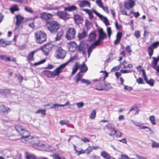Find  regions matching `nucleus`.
I'll list each match as a JSON object with an SVG mask.
<instances>
[{
	"mask_svg": "<svg viewBox=\"0 0 159 159\" xmlns=\"http://www.w3.org/2000/svg\"><path fill=\"white\" fill-rule=\"evenodd\" d=\"M53 159H66L64 158H62L58 155H54L53 156Z\"/></svg>",
	"mask_w": 159,
	"mask_h": 159,
	"instance_id": "e2e57ef3",
	"label": "nucleus"
},
{
	"mask_svg": "<svg viewBox=\"0 0 159 159\" xmlns=\"http://www.w3.org/2000/svg\"><path fill=\"white\" fill-rule=\"evenodd\" d=\"M103 86L104 84L102 82H99L96 84L95 89L98 90H103Z\"/></svg>",
	"mask_w": 159,
	"mask_h": 159,
	"instance_id": "412c9836",
	"label": "nucleus"
},
{
	"mask_svg": "<svg viewBox=\"0 0 159 159\" xmlns=\"http://www.w3.org/2000/svg\"><path fill=\"white\" fill-rule=\"evenodd\" d=\"M52 14L45 12L41 13L40 15L41 18L45 20H50L52 18Z\"/></svg>",
	"mask_w": 159,
	"mask_h": 159,
	"instance_id": "4468645a",
	"label": "nucleus"
},
{
	"mask_svg": "<svg viewBox=\"0 0 159 159\" xmlns=\"http://www.w3.org/2000/svg\"><path fill=\"white\" fill-rule=\"evenodd\" d=\"M122 36V33L120 32H118L116 35V38L117 39H119V40H120Z\"/></svg>",
	"mask_w": 159,
	"mask_h": 159,
	"instance_id": "5fc2aeb1",
	"label": "nucleus"
},
{
	"mask_svg": "<svg viewBox=\"0 0 159 159\" xmlns=\"http://www.w3.org/2000/svg\"><path fill=\"white\" fill-rule=\"evenodd\" d=\"M81 82H82L86 84L87 85H89L91 84V81L90 80L84 79H82Z\"/></svg>",
	"mask_w": 159,
	"mask_h": 159,
	"instance_id": "a18cd8bd",
	"label": "nucleus"
},
{
	"mask_svg": "<svg viewBox=\"0 0 159 159\" xmlns=\"http://www.w3.org/2000/svg\"><path fill=\"white\" fill-rule=\"evenodd\" d=\"M85 153V151L82 149L80 151H78V150H76V153L77 154L78 156H79L80 155L84 154Z\"/></svg>",
	"mask_w": 159,
	"mask_h": 159,
	"instance_id": "49530a36",
	"label": "nucleus"
},
{
	"mask_svg": "<svg viewBox=\"0 0 159 159\" xmlns=\"http://www.w3.org/2000/svg\"><path fill=\"white\" fill-rule=\"evenodd\" d=\"M56 105H59V104H54L53 105V106L51 107V108L52 109H54L56 111L58 110L59 107H60V106H57Z\"/></svg>",
	"mask_w": 159,
	"mask_h": 159,
	"instance_id": "4d7b16f0",
	"label": "nucleus"
},
{
	"mask_svg": "<svg viewBox=\"0 0 159 159\" xmlns=\"http://www.w3.org/2000/svg\"><path fill=\"white\" fill-rule=\"evenodd\" d=\"M149 119L152 125H155L156 124V123L155 121V118L154 116H150L149 117Z\"/></svg>",
	"mask_w": 159,
	"mask_h": 159,
	"instance_id": "4c0bfd02",
	"label": "nucleus"
},
{
	"mask_svg": "<svg viewBox=\"0 0 159 159\" xmlns=\"http://www.w3.org/2000/svg\"><path fill=\"white\" fill-rule=\"evenodd\" d=\"M66 54L65 50L61 48H59L56 51L55 56L57 59H62L65 57Z\"/></svg>",
	"mask_w": 159,
	"mask_h": 159,
	"instance_id": "0eeeda50",
	"label": "nucleus"
},
{
	"mask_svg": "<svg viewBox=\"0 0 159 159\" xmlns=\"http://www.w3.org/2000/svg\"><path fill=\"white\" fill-rule=\"evenodd\" d=\"M14 19H16L15 21V27L14 29V31H19L21 29L22 27V24L24 22V18L20 15H16L14 17Z\"/></svg>",
	"mask_w": 159,
	"mask_h": 159,
	"instance_id": "f03ea898",
	"label": "nucleus"
},
{
	"mask_svg": "<svg viewBox=\"0 0 159 159\" xmlns=\"http://www.w3.org/2000/svg\"><path fill=\"white\" fill-rule=\"evenodd\" d=\"M30 135V132L28 131H25L23 133L22 137L21 138V141L25 143H27V140L26 138H27Z\"/></svg>",
	"mask_w": 159,
	"mask_h": 159,
	"instance_id": "ddd939ff",
	"label": "nucleus"
},
{
	"mask_svg": "<svg viewBox=\"0 0 159 159\" xmlns=\"http://www.w3.org/2000/svg\"><path fill=\"white\" fill-rule=\"evenodd\" d=\"M79 67L81 72H85L88 70V68L86 66L84 62L82 64L80 65L79 64Z\"/></svg>",
	"mask_w": 159,
	"mask_h": 159,
	"instance_id": "b1692460",
	"label": "nucleus"
},
{
	"mask_svg": "<svg viewBox=\"0 0 159 159\" xmlns=\"http://www.w3.org/2000/svg\"><path fill=\"white\" fill-rule=\"evenodd\" d=\"M60 27L59 23L56 21L53 20L50 22L48 26V30L51 33H56Z\"/></svg>",
	"mask_w": 159,
	"mask_h": 159,
	"instance_id": "20e7f679",
	"label": "nucleus"
},
{
	"mask_svg": "<svg viewBox=\"0 0 159 159\" xmlns=\"http://www.w3.org/2000/svg\"><path fill=\"white\" fill-rule=\"evenodd\" d=\"M69 50L71 52L75 51L76 48V44L75 42H72L68 44Z\"/></svg>",
	"mask_w": 159,
	"mask_h": 159,
	"instance_id": "dca6fc26",
	"label": "nucleus"
},
{
	"mask_svg": "<svg viewBox=\"0 0 159 159\" xmlns=\"http://www.w3.org/2000/svg\"><path fill=\"white\" fill-rule=\"evenodd\" d=\"M120 159H129V158L125 155H121Z\"/></svg>",
	"mask_w": 159,
	"mask_h": 159,
	"instance_id": "774afa93",
	"label": "nucleus"
},
{
	"mask_svg": "<svg viewBox=\"0 0 159 159\" xmlns=\"http://www.w3.org/2000/svg\"><path fill=\"white\" fill-rule=\"evenodd\" d=\"M152 59L153 61L151 63V66L153 68H155L156 67H157V65L159 60V56L157 57V58L153 57H152Z\"/></svg>",
	"mask_w": 159,
	"mask_h": 159,
	"instance_id": "aec40b11",
	"label": "nucleus"
},
{
	"mask_svg": "<svg viewBox=\"0 0 159 159\" xmlns=\"http://www.w3.org/2000/svg\"><path fill=\"white\" fill-rule=\"evenodd\" d=\"M15 127L16 130L18 132H21V133L23 134V133L25 131H27L24 129L21 125L16 124L15 125Z\"/></svg>",
	"mask_w": 159,
	"mask_h": 159,
	"instance_id": "6ab92c4d",
	"label": "nucleus"
},
{
	"mask_svg": "<svg viewBox=\"0 0 159 159\" xmlns=\"http://www.w3.org/2000/svg\"><path fill=\"white\" fill-rule=\"evenodd\" d=\"M76 80L75 81L77 83H78L79 81H81L82 79H81V77L78 75L77 74L76 76Z\"/></svg>",
	"mask_w": 159,
	"mask_h": 159,
	"instance_id": "6e6d98bb",
	"label": "nucleus"
},
{
	"mask_svg": "<svg viewBox=\"0 0 159 159\" xmlns=\"http://www.w3.org/2000/svg\"><path fill=\"white\" fill-rule=\"evenodd\" d=\"M57 15L60 18L64 20L69 18L68 14L64 11H59L57 13Z\"/></svg>",
	"mask_w": 159,
	"mask_h": 159,
	"instance_id": "f8f14e48",
	"label": "nucleus"
},
{
	"mask_svg": "<svg viewBox=\"0 0 159 159\" xmlns=\"http://www.w3.org/2000/svg\"><path fill=\"white\" fill-rule=\"evenodd\" d=\"M101 156L105 159H110L111 158L110 155L105 151L102 152Z\"/></svg>",
	"mask_w": 159,
	"mask_h": 159,
	"instance_id": "393cba45",
	"label": "nucleus"
},
{
	"mask_svg": "<svg viewBox=\"0 0 159 159\" xmlns=\"http://www.w3.org/2000/svg\"><path fill=\"white\" fill-rule=\"evenodd\" d=\"M96 115V111L95 110H94L93 111L91 114L90 115V118L91 119H93L95 117Z\"/></svg>",
	"mask_w": 159,
	"mask_h": 159,
	"instance_id": "79ce46f5",
	"label": "nucleus"
},
{
	"mask_svg": "<svg viewBox=\"0 0 159 159\" xmlns=\"http://www.w3.org/2000/svg\"><path fill=\"white\" fill-rule=\"evenodd\" d=\"M15 61V59L12 57H7L6 56L5 61Z\"/></svg>",
	"mask_w": 159,
	"mask_h": 159,
	"instance_id": "37998d69",
	"label": "nucleus"
},
{
	"mask_svg": "<svg viewBox=\"0 0 159 159\" xmlns=\"http://www.w3.org/2000/svg\"><path fill=\"white\" fill-rule=\"evenodd\" d=\"M12 13H13L15 11H17L19 10V9L16 6H14L12 7L10 9Z\"/></svg>",
	"mask_w": 159,
	"mask_h": 159,
	"instance_id": "c03bdc74",
	"label": "nucleus"
},
{
	"mask_svg": "<svg viewBox=\"0 0 159 159\" xmlns=\"http://www.w3.org/2000/svg\"><path fill=\"white\" fill-rule=\"evenodd\" d=\"M106 127L107 129H112V130H116L115 129V125L113 123H108L106 125Z\"/></svg>",
	"mask_w": 159,
	"mask_h": 159,
	"instance_id": "7c9ffc66",
	"label": "nucleus"
},
{
	"mask_svg": "<svg viewBox=\"0 0 159 159\" xmlns=\"http://www.w3.org/2000/svg\"><path fill=\"white\" fill-rule=\"evenodd\" d=\"M84 105V103L82 102H77L76 103V105L78 108H80L82 107Z\"/></svg>",
	"mask_w": 159,
	"mask_h": 159,
	"instance_id": "8fccbe9b",
	"label": "nucleus"
},
{
	"mask_svg": "<svg viewBox=\"0 0 159 159\" xmlns=\"http://www.w3.org/2000/svg\"><path fill=\"white\" fill-rule=\"evenodd\" d=\"M11 111L9 107L3 105H0V113L1 114L4 116H7Z\"/></svg>",
	"mask_w": 159,
	"mask_h": 159,
	"instance_id": "6e6552de",
	"label": "nucleus"
},
{
	"mask_svg": "<svg viewBox=\"0 0 159 159\" xmlns=\"http://www.w3.org/2000/svg\"><path fill=\"white\" fill-rule=\"evenodd\" d=\"M96 2L98 6L100 8H102L103 6V3L101 0H97Z\"/></svg>",
	"mask_w": 159,
	"mask_h": 159,
	"instance_id": "a19ab883",
	"label": "nucleus"
},
{
	"mask_svg": "<svg viewBox=\"0 0 159 159\" xmlns=\"http://www.w3.org/2000/svg\"><path fill=\"white\" fill-rule=\"evenodd\" d=\"M134 35L137 39H139L140 36V32L139 31H136L134 33Z\"/></svg>",
	"mask_w": 159,
	"mask_h": 159,
	"instance_id": "603ef678",
	"label": "nucleus"
},
{
	"mask_svg": "<svg viewBox=\"0 0 159 159\" xmlns=\"http://www.w3.org/2000/svg\"><path fill=\"white\" fill-rule=\"evenodd\" d=\"M93 150L91 146H89L85 150V152H86V153L87 154H89L90 152H91Z\"/></svg>",
	"mask_w": 159,
	"mask_h": 159,
	"instance_id": "09e8293b",
	"label": "nucleus"
},
{
	"mask_svg": "<svg viewBox=\"0 0 159 159\" xmlns=\"http://www.w3.org/2000/svg\"><path fill=\"white\" fill-rule=\"evenodd\" d=\"M152 143L151 146L152 148H156L159 147V143L153 140H152Z\"/></svg>",
	"mask_w": 159,
	"mask_h": 159,
	"instance_id": "e433bc0d",
	"label": "nucleus"
},
{
	"mask_svg": "<svg viewBox=\"0 0 159 159\" xmlns=\"http://www.w3.org/2000/svg\"><path fill=\"white\" fill-rule=\"evenodd\" d=\"M76 33V30L74 28H69L66 31V38L68 40L72 39L75 37Z\"/></svg>",
	"mask_w": 159,
	"mask_h": 159,
	"instance_id": "39448f33",
	"label": "nucleus"
},
{
	"mask_svg": "<svg viewBox=\"0 0 159 159\" xmlns=\"http://www.w3.org/2000/svg\"><path fill=\"white\" fill-rule=\"evenodd\" d=\"M35 40L37 43L41 44L46 40L47 36L43 31H38L34 33Z\"/></svg>",
	"mask_w": 159,
	"mask_h": 159,
	"instance_id": "7ed1b4c3",
	"label": "nucleus"
},
{
	"mask_svg": "<svg viewBox=\"0 0 159 159\" xmlns=\"http://www.w3.org/2000/svg\"><path fill=\"white\" fill-rule=\"evenodd\" d=\"M87 33L85 31H83L82 33L79 34V38L80 39H82L87 36Z\"/></svg>",
	"mask_w": 159,
	"mask_h": 159,
	"instance_id": "c85d7f7f",
	"label": "nucleus"
},
{
	"mask_svg": "<svg viewBox=\"0 0 159 159\" xmlns=\"http://www.w3.org/2000/svg\"><path fill=\"white\" fill-rule=\"evenodd\" d=\"M16 76L18 78V79L19 80L20 82H21L23 80V77L21 75H16Z\"/></svg>",
	"mask_w": 159,
	"mask_h": 159,
	"instance_id": "0e129e2a",
	"label": "nucleus"
},
{
	"mask_svg": "<svg viewBox=\"0 0 159 159\" xmlns=\"http://www.w3.org/2000/svg\"><path fill=\"white\" fill-rule=\"evenodd\" d=\"M96 34L94 33H90L89 36V40L90 41H93L95 39Z\"/></svg>",
	"mask_w": 159,
	"mask_h": 159,
	"instance_id": "c756f323",
	"label": "nucleus"
},
{
	"mask_svg": "<svg viewBox=\"0 0 159 159\" xmlns=\"http://www.w3.org/2000/svg\"><path fill=\"white\" fill-rule=\"evenodd\" d=\"M135 156L138 159H147L144 157L139 155L137 154H135Z\"/></svg>",
	"mask_w": 159,
	"mask_h": 159,
	"instance_id": "052dcab7",
	"label": "nucleus"
},
{
	"mask_svg": "<svg viewBox=\"0 0 159 159\" xmlns=\"http://www.w3.org/2000/svg\"><path fill=\"white\" fill-rule=\"evenodd\" d=\"M45 109H39L35 112L36 114L41 113L43 115H45L46 114Z\"/></svg>",
	"mask_w": 159,
	"mask_h": 159,
	"instance_id": "72a5a7b5",
	"label": "nucleus"
},
{
	"mask_svg": "<svg viewBox=\"0 0 159 159\" xmlns=\"http://www.w3.org/2000/svg\"><path fill=\"white\" fill-rule=\"evenodd\" d=\"M79 67V63L78 62L76 63L72 68V71L71 73L72 75L77 72Z\"/></svg>",
	"mask_w": 159,
	"mask_h": 159,
	"instance_id": "a878e982",
	"label": "nucleus"
},
{
	"mask_svg": "<svg viewBox=\"0 0 159 159\" xmlns=\"http://www.w3.org/2000/svg\"><path fill=\"white\" fill-rule=\"evenodd\" d=\"M35 52V51H34L31 52L28 55V58L29 60L31 61L33 60V56Z\"/></svg>",
	"mask_w": 159,
	"mask_h": 159,
	"instance_id": "473e14b6",
	"label": "nucleus"
},
{
	"mask_svg": "<svg viewBox=\"0 0 159 159\" xmlns=\"http://www.w3.org/2000/svg\"><path fill=\"white\" fill-rule=\"evenodd\" d=\"M139 129H148L149 131L151 132V134H153L154 132L150 128L148 127L145 126H142L141 127H140Z\"/></svg>",
	"mask_w": 159,
	"mask_h": 159,
	"instance_id": "ea45409f",
	"label": "nucleus"
},
{
	"mask_svg": "<svg viewBox=\"0 0 159 159\" xmlns=\"http://www.w3.org/2000/svg\"><path fill=\"white\" fill-rule=\"evenodd\" d=\"M81 140L82 141H83L85 143L89 142L90 141L89 139H87L86 137H84L83 138H82Z\"/></svg>",
	"mask_w": 159,
	"mask_h": 159,
	"instance_id": "bf43d9fd",
	"label": "nucleus"
},
{
	"mask_svg": "<svg viewBox=\"0 0 159 159\" xmlns=\"http://www.w3.org/2000/svg\"><path fill=\"white\" fill-rule=\"evenodd\" d=\"M25 156L26 159H39L34 155L27 152H25Z\"/></svg>",
	"mask_w": 159,
	"mask_h": 159,
	"instance_id": "4be33fe9",
	"label": "nucleus"
},
{
	"mask_svg": "<svg viewBox=\"0 0 159 159\" xmlns=\"http://www.w3.org/2000/svg\"><path fill=\"white\" fill-rule=\"evenodd\" d=\"M146 83L150 86H152L154 85V81L152 79H150L149 80H148L147 79H146V80H145Z\"/></svg>",
	"mask_w": 159,
	"mask_h": 159,
	"instance_id": "f704fd0d",
	"label": "nucleus"
},
{
	"mask_svg": "<svg viewBox=\"0 0 159 159\" xmlns=\"http://www.w3.org/2000/svg\"><path fill=\"white\" fill-rule=\"evenodd\" d=\"M135 5V2L133 0H127L124 2L125 7L127 10L132 8Z\"/></svg>",
	"mask_w": 159,
	"mask_h": 159,
	"instance_id": "1a4fd4ad",
	"label": "nucleus"
},
{
	"mask_svg": "<svg viewBox=\"0 0 159 159\" xmlns=\"http://www.w3.org/2000/svg\"><path fill=\"white\" fill-rule=\"evenodd\" d=\"M107 32L108 36L109 38L110 39L111 35L112 34V31L111 27H107Z\"/></svg>",
	"mask_w": 159,
	"mask_h": 159,
	"instance_id": "de8ad7c7",
	"label": "nucleus"
},
{
	"mask_svg": "<svg viewBox=\"0 0 159 159\" xmlns=\"http://www.w3.org/2000/svg\"><path fill=\"white\" fill-rule=\"evenodd\" d=\"M154 49L157 48L159 46V41H157L150 45Z\"/></svg>",
	"mask_w": 159,
	"mask_h": 159,
	"instance_id": "58836bf2",
	"label": "nucleus"
},
{
	"mask_svg": "<svg viewBox=\"0 0 159 159\" xmlns=\"http://www.w3.org/2000/svg\"><path fill=\"white\" fill-rule=\"evenodd\" d=\"M46 61V60L45 59H43L39 62L35 63H34V65L35 66H36L37 65H39L40 64H41L44 63Z\"/></svg>",
	"mask_w": 159,
	"mask_h": 159,
	"instance_id": "3c124183",
	"label": "nucleus"
},
{
	"mask_svg": "<svg viewBox=\"0 0 159 159\" xmlns=\"http://www.w3.org/2000/svg\"><path fill=\"white\" fill-rule=\"evenodd\" d=\"M131 48V47L130 46H127L126 48V51L130 53L132 52V50Z\"/></svg>",
	"mask_w": 159,
	"mask_h": 159,
	"instance_id": "338daca9",
	"label": "nucleus"
},
{
	"mask_svg": "<svg viewBox=\"0 0 159 159\" xmlns=\"http://www.w3.org/2000/svg\"><path fill=\"white\" fill-rule=\"evenodd\" d=\"M124 89H125L129 91H130L133 89V88L131 86L128 87L127 86L125 85Z\"/></svg>",
	"mask_w": 159,
	"mask_h": 159,
	"instance_id": "680f3d73",
	"label": "nucleus"
},
{
	"mask_svg": "<svg viewBox=\"0 0 159 159\" xmlns=\"http://www.w3.org/2000/svg\"><path fill=\"white\" fill-rule=\"evenodd\" d=\"M73 59V57H71L67 62L61 65L52 71H46L47 76L49 77H52L59 75L62 72L63 70L67 65L68 63L72 61Z\"/></svg>",
	"mask_w": 159,
	"mask_h": 159,
	"instance_id": "f257e3e1",
	"label": "nucleus"
},
{
	"mask_svg": "<svg viewBox=\"0 0 159 159\" xmlns=\"http://www.w3.org/2000/svg\"><path fill=\"white\" fill-rule=\"evenodd\" d=\"M53 45L51 43H48L43 46L41 48V49L43 52L44 54L47 56L49 52L51 51Z\"/></svg>",
	"mask_w": 159,
	"mask_h": 159,
	"instance_id": "423d86ee",
	"label": "nucleus"
},
{
	"mask_svg": "<svg viewBox=\"0 0 159 159\" xmlns=\"http://www.w3.org/2000/svg\"><path fill=\"white\" fill-rule=\"evenodd\" d=\"M99 37L98 40H99L100 42V40H102L106 38L107 37L106 34L103 32L102 29H100L99 31Z\"/></svg>",
	"mask_w": 159,
	"mask_h": 159,
	"instance_id": "f3484780",
	"label": "nucleus"
},
{
	"mask_svg": "<svg viewBox=\"0 0 159 159\" xmlns=\"http://www.w3.org/2000/svg\"><path fill=\"white\" fill-rule=\"evenodd\" d=\"M154 48L150 45L148 48L147 51L148 55L150 57H151L153 54L154 52Z\"/></svg>",
	"mask_w": 159,
	"mask_h": 159,
	"instance_id": "bb28decb",
	"label": "nucleus"
},
{
	"mask_svg": "<svg viewBox=\"0 0 159 159\" xmlns=\"http://www.w3.org/2000/svg\"><path fill=\"white\" fill-rule=\"evenodd\" d=\"M26 11L30 13H33V11L32 10L30 7H26L25 8Z\"/></svg>",
	"mask_w": 159,
	"mask_h": 159,
	"instance_id": "864d4df0",
	"label": "nucleus"
},
{
	"mask_svg": "<svg viewBox=\"0 0 159 159\" xmlns=\"http://www.w3.org/2000/svg\"><path fill=\"white\" fill-rule=\"evenodd\" d=\"M74 20L75 23L79 24L81 23L83 21L82 18L79 15H75L74 16Z\"/></svg>",
	"mask_w": 159,
	"mask_h": 159,
	"instance_id": "5701e85b",
	"label": "nucleus"
},
{
	"mask_svg": "<svg viewBox=\"0 0 159 159\" xmlns=\"http://www.w3.org/2000/svg\"><path fill=\"white\" fill-rule=\"evenodd\" d=\"M77 9V7L74 5L65 8V10L67 11H75Z\"/></svg>",
	"mask_w": 159,
	"mask_h": 159,
	"instance_id": "cd10ccee",
	"label": "nucleus"
},
{
	"mask_svg": "<svg viewBox=\"0 0 159 159\" xmlns=\"http://www.w3.org/2000/svg\"><path fill=\"white\" fill-rule=\"evenodd\" d=\"M94 13L98 16L103 21L107 26L110 25V23L107 18L97 12L95 10L93 11Z\"/></svg>",
	"mask_w": 159,
	"mask_h": 159,
	"instance_id": "9d476101",
	"label": "nucleus"
},
{
	"mask_svg": "<svg viewBox=\"0 0 159 159\" xmlns=\"http://www.w3.org/2000/svg\"><path fill=\"white\" fill-rule=\"evenodd\" d=\"M100 43V41L99 40H97L93 44H91L90 46L88 48V57H89L90 54L93 51V49L95 48L96 46L98 45Z\"/></svg>",
	"mask_w": 159,
	"mask_h": 159,
	"instance_id": "9b49d317",
	"label": "nucleus"
},
{
	"mask_svg": "<svg viewBox=\"0 0 159 159\" xmlns=\"http://www.w3.org/2000/svg\"><path fill=\"white\" fill-rule=\"evenodd\" d=\"M79 5L81 7H83L85 6H87L89 7H90V2L87 1L83 0L80 1L79 3Z\"/></svg>",
	"mask_w": 159,
	"mask_h": 159,
	"instance_id": "2eb2a0df",
	"label": "nucleus"
},
{
	"mask_svg": "<svg viewBox=\"0 0 159 159\" xmlns=\"http://www.w3.org/2000/svg\"><path fill=\"white\" fill-rule=\"evenodd\" d=\"M102 8L103 10L106 12L107 13H109V11L108 10V8L107 7H104L103 6Z\"/></svg>",
	"mask_w": 159,
	"mask_h": 159,
	"instance_id": "69168bd1",
	"label": "nucleus"
},
{
	"mask_svg": "<svg viewBox=\"0 0 159 159\" xmlns=\"http://www.w3.org/2000/svg\"><path fill=\"white\" fill-rule=\"evenodd\" d=\"M8 45V44L6 41L2 39H0V46L5 47Z\"/></svg>",
	"mask_w": 159,
	"mask_h": 159,
	"instance_id": "c9c22d12",
	"label": "nucleus"
},
{
	"mask_svg": "<svg viewBox=\"0 0 159 159\" xmlns=\"http://www.w3.org/2000/svg\"><path fill=\"white\" fill-rule=\"evenodd\" d=\"M64 34V32L63 30H61L58 31L57 34V36L55 38V40L56 41L60 40Z\"/></svg>",
	"mask_w": 159,
	"mask_h": 159,
	"instance_id": "a211bd4d",
	"label": "nucleus"
},
{
	"mask_svg": "<svg viewBox=\"0 0 159 159\" xmlns=\"http://www.w3.org/2000/svg\"><path fill=\"white\" fill-rule=\"evenodd\" d=\"M136 82L139 84H143V81L142 79L141 78H139L136 80Z\"/></svg>",
	"mask_w": 159,
	"mask_h": 159,
	"instance_id": "13d9d810",
	"label": "nucleus"
},
{
	"mask_svg": "<svg viewBox=\"0 0 159 159\" xmlns=\"http://www.w3.org/2000/svg\"><path fill=\"white\" fill-rule=\"evenodd\" d=\"M117 133L120 134H118V136H121V133L119 132L118 130H112L111 133L109 134L108 135L111 136H113Z\"/></svg>",
	"mask_w": 159,
	"mask_h": 159,
	"instance_id": "2f4dec72",
	"label": "nucleus"
}]
</instances>
